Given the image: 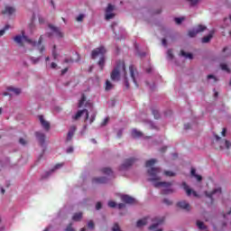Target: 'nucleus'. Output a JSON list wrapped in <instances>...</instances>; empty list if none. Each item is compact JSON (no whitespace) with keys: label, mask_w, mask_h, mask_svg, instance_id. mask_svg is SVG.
<instances>
[{"label":"nucleus","mask_w":231,"mask_h":231,"mask_svg":"<svg viewBox=\"0 0 231 231\" xmlns=\"http://www.w3.org/2000/svg\"><path fill=\"white\" fill-rule=\"evenodd\" d=\"M158 161L156 159L148 160L145 163V167L148 172V176L150 177L149 180L152 181L153 187L156 189H162V194H172L174 189H172V184L171 182H159L162 180V169L154 168V164H156Z\"/></svg>","instance_id":"f257e3e1"},{"label":"nucleus","mask_w":231,"mask_h":231,"mask_svg":"<svg viewBox=\"0 0 231 231\" xmlns=\"http://www.w3.org/2000/svg\"><path fill=\"white\" fill-rule=\"evenodd\" d=\"M120 78L125 79V86L129 89V80H127V73L125 72V63L118 61L111 73V79L115 82L120 80Z\"/></svg>","instance_id":"f03ea898"},{"label":"nucleus","mask_w":231,"mask_h":231,"mask_svg":"<svg viewBox=\"0 0 231 231\" xmlns=\"http://www.w3.org/2000/svg\"><path fill=\"white\" fill-rule=\"evenodd\" d=\"M14 42H16L17 44H19V46H23V44H24V42H26L27 44H30L31 46H33V48H37L40 51V53H42V51H44L46 50V48H44V45H42V36L40 37L38 42H33L32 40H30L28 37H26V35H24V32H23V34H19L16 35L14 38Z\"/></svg>","instance_id":"7ed1b4c3"},{"label":"nucleus","mask_w":231,"mask_h":231,"mask_svg":"<svg viewBox=\"0 0 231 231\" xmlns=\"http://www.w3.org/2000/svg\"><path fill=\"white\" fill-rule=\"evenodd\" d=\"M149 221H152V226L149 227L150 230H156V228H158L160 225H163V221H165V218L163 217H154L152 219L151 217L143 218L137 221L136 226L138 228H142V226H144V225H147Z\"/></svg>","instance_id":"20e7f679"},{"label":"nucleus","mask_w":231,"mask_h":231,"mask_svg":"<svg viewBox=\"0 0 231 231\" xmlns=\"http://www.w3.org/2000/svg\"><path fill=\"white\" fill-rule=\"evenodd\" d=\"M107 51L106 50V47L100 46L94 51H92L91 57L92 59H98L99 57V61H98V66L100 69H104V66H106V52Z\"/></svg>","instance_id":"39448f33"},{"label":"nucleus","mask_w":231,"mask_h":231,"mask_svg":"<svg viewBox=\"0 0 231 231\" xmlns=\"http://www.w3.org/2000/svg\"><path fill=\"white\" fill-rule=\"evenodd\" d=\"M206 196L207 198H209L211 201H213L214 199H219V198H221L222 196L221 187L215 188L210 193L206 191Z\"/></svg>","instance_id":"423d86ee"},{"label":"nucleus","mask_w":231,"mask_h":231,"mask_svg":"<svg viewBox=\"0 0 231 231\" xmlns=\"http://www.w3.org/2000/svg\"><path fill=\"white\" fill-rule=\"evenodd\" d=\"M129 71H130V77H131L134 84L135 85L136 88H138V81L140 80V74L138 73V71L136 70L134 66H133V65H131L129 67Z\"/></svg>","instance_id":"0eeeda50"},{"label":"nucleus","mask_w":231,"mask_h":231,"mask_svg":"<svg viewBox=\"0 0 231 231\" xmlns=\"http://www.w3.org/2000/svg\"><path fill=\"white\" fill-rule=\"evenodd\" d=\"M115 17V5L108 4L105 10L106 21H111Z\"/></svg>","instance_id":"6e6552de"},{"label":"nucleus","mask_w":231,"mask_h":231,"mask_svg":"<svg viewBox=\"0 0 231 231\" xmlns=\"http://www.w3.org/2000/svg\"><path fill=\"white\" fill-rule=\"evenodd\" d=\"M82 115H85V120H89V113L88 112V109L79 110L76 115L72 116V120H79Z\"/></svg>","instance_id":"1a4fd4ad"},{"label":"nucleus","mask_w":231,"mask_h":231,"mask_svg":"<svg viewBox=\"0 0 231 231\" xmlns=\"http://www.w3.org/2000/svg\"><path fill=\"white\" fill-rule=\"evenodd\" d=\"M205 30H207V26L199 25L195 29L189 32V37H196V35H198V33H200V32H205Z\"/></svg>","instance_id":"9d476101"},{"label":"nucleus","mask_w":231,"mask_h":231,"mask_svg":"<svg viewBox=\"0 0 231 231\" xmlns=\"http://www.w3.org/2000/svg\"><path fill=\"white\" fill-rule=\"evenodd\" d=\"M182 188L186 191L187 196H194V198H198V193L195 190H191L186 182L182 183Z\"/></svg>","instance_id":"9b49d317"},{"label":"nucleus","mask_w":231,"mask_h":231,"mask_svg":"<svg viewBox=\"0 0 231 231\" xmlns=\"http://www.w3.org/2000/svg\"><path fill=\"white\" fill-rule=\"evenodd\" d=\"M7 91H9V93H12V95H21V93H23V90L21 89V88H17L14 86H9L6 88Z\"/></svg>","instance_id":"f8f14e48"},{"label":"nucleus","mask_w":231,"mask_h":231,"mask_svg":"<svg viewBox=\"0 0 231 231\" xmlns=\"http://www.w3.org/2000/svg\"><path fill=\"white\" fill-rule=\"evenodd\" d=\"M35 136L40 143V145H42V147H44V140H46V135L42 134V132H36Z\"/></svg>","instance_id":"ddd939ff"},{"label":"nucleus","mask_w":231,"mask_h":231,"mask_svg":"<svg viewBox=\"0 0 231 231\" xmlns=\"http://www.w3.org/2000/svg\"><path fill=\"white\" fill-rule=\"evenodd\" d=\"M134 162H136V159L134 158H130L125 160V162L122 164L121 169L122 170L129 169V167H131V165H133Z\"/></svg>","instance_id":"4468645a"},{"label":"nucleus","mask_w":231,"mask_h":231,"mask_svg":"<svg viewBox=\"0 0 231 231\" xmlns=\"http://www.w3.org/2000/svg\"><path fill=\"white\" fill-rule=\"evenodd\" d=\"M39 120L42 127H43L45 131H50V122L46 121V119H44V116H39Z\"/></svg>","instance_id":"2eb2a0df"},{"label":"nucleus","mask_w":231,"mask_h":231,"mask_svg":"<svg viewBox=\"0 0 231 231\" xmlns=\"http://www.w3.org/2000/svg\"><path fill=\"white\" fill-rule=\"evenodd\" d=\"M50 30L52 32V35H55V37L60 38L62 37V32H60V28H57L53 25H49Z\"/></svg>","instance_id":"dca6fc26"},{"label":"nucleus","mask_w":231,"mask_h":231,"mask_svg":"<svg viewBox=\"0 0 231 231\" xmlns=\"http://www.w3.org/2000/svg\"><path fill=\"white\" fill-rule=\"evenodd\" d=\"M14 12H15L14 7H12L10 5H6L5 7V10L2 11V14H4V15H14Z\"/></svg>","instance_id":"f3484780"},{"label":"nucleus","mask_w":231,"mask_h":231,"mask_svg":"<svg viewBox=\"0 0 231 231\" xmlns=\"http://www.w3.org/2000/svg\"><path fill=\"white\" fill-rule=\"evenodd\" d=\"M122 201H124V203H127L128 205H133V203H134V199L130 197L129 195H123L121 197Z\"/></svg>","instance_id":"a211bd4d"},{"label":"nucleus","mask_w":231,"mask_h":231,"mask_svg":"<svg viewBox=\"0 0 231 231\" xmlns=\"http://www.w3.org/2000/svg\"><path fill=\"white\" fill-rule=\"evenodd\" d=\"M106 182H107V178L106 177H99L92 180V183L94 185H100V183H106Z\"/></svg>","instance_id":"6ab92c4d"},{"label":"nucleus","mask_w":231,"mask_h":231,"mask_svg":"<svg viewBox=\"0 0 231 231\" xmlns=\"http://www.w3.org/2000/svg\"><path fill=\"white\" fill-rule=\"evenodd\" d=\"M75 131H77V127L71 126L67 135V142H71L73 136L75 135Z\"/></svg>","instance_id":"aec40b11"},{"label":"nucleus","mask_w":231,"mask_h":231,"mask_svg":"<svg viewBox=\"0 0 231 231\" xmlns=\"http://www.w3.org/2000/svg\"><path fill=\"white\" fill-rule=\"evenodd\" d=\"M178 207H180V208H183V210H190V205H189L185 200L180 201L178 203Z\"/></svg>","instance_id":"412c9836"},{"label":"nucleus","mask_w":231,"mask_h":231,"mask_svg":"<svg viewBox=\"0 0 231 231\" xmlns=\"http://www.w3.org/2000/svg\"><path fill=\"white\" fill-rule=\"evenodd\" d=\"M102 172L106 176H108V178H115V174L113 173V170H111V168H103Z\"/></svg>","instance_id":"4be33fe9"},{"label":"nucleus","mask_w":231,"mask_h":231,"mask_svg":"<svg viewBox=\"0 0 231 231\" xmlns=\"http://www.w3.org/2000/svg\"><path fill=\"white\" fill-rule=\"evenodd\" d=\"M62 165H64L63 163H58L54 166V168L52 170H51L50 171H47L44 176V178H48V176H50V174H51V172H55V171L60 169L62 167Z\"/></svg>","instance_id":"5701e85b"},{"label":"nucleus","mask_w":231,"mask_h":231,"mask_svg":"<svg viewBox=\"0 0 231 231\" xmlns=\"http://www.w3.org/2000/svg\"><path fill=\"white\" fill-rule=\"evenodd\" d=\"M214 35V31H211L208 35L205 36L204 38H202V42L204 44H207V42H210V40L212 39Z\"/></svg>","instance_id":"b1692460"},{"label":"nucleus","mask_w":231,"mask_h":231,"mask_svg":"<svg viewBox=\"0 0 231 231\" xmlns=\"http://www.w3.org/2000/svg\"><path fill=\"white\" fill-rule=\"evenodd\" d=\"M191 176L197 180V181H201L202 177L201 175L196 174V169H191Z\"/></svg>","instance_id":"393cba45"},{"label":"nucleus","mask_w":231,"mask_h":231,"mask_svg":"<svg viewBox=\"0 0 231 231\" xmlns=\"http://www.w3.org/2000/svg\"><path fill=\"white\" fill-rule=\"evenodd\" d=\"M132 136L134 138H140V136H142V132H140L136 129H134V130H132Z\"/></svg>","instance_id":"a878e982"},{"label":"nucleus","mask_w":231,"mask_h":231,"mask_svg":"<svg viewBox=\"0 0 231 231\" xmlns=\"http://www.w3.org/2000/svg\"><path fill=\"white\" fill-rule=\"evenodd\" d=\"M73 221H80V219H82V213L79 212L74 214V216L72 217Z\"/></svg>","instance_id":"bb28decb"},{"label":"nucleus","mask_w":231,"mask_h":231,"mask_svg":"<svg viewBox=\"0 0 231 231\" xmlns=\"http://www.w3.org/2000/svg\"><path fill=\"white\" fill-rule=\"evenodd\" d=\"M163 174L167 177V178H172L174 176H176V173L171 171H164Z\"/></svg>","instance_id":"cd10ccee"},{"label":"nucleus","mask_w":231,"mask_h":231,"mask_svg":"<svg viewBox=\"0 0 231 231\" xmlns=\"http://www.w3.org/2000/svg\"><path fill=\"white\" fill-rule=\"evenodd\" d=\"M8 30H10V25L7 24L2 30H0V37H3V35L8 32Z\"/></svg>","instance_id":"c85d7f7f"},{"label":"nucleus","mask_w":231,"mask_h":231,"mask_svg":"<svg viewBox=\"0 0 231 231\" xmlns=\"http://www.w3.org/2000/svg\"><path fill=\"white\" fill-rule=\"evenodd\" d=\"M105 89H106V91H111V89H113V85L111 84V81H109V80L106 81Z\"/></svg>","instance_id":"c756f323"},{"label":"nucleus","mask_w":231,"mask_h":231,"mask_svg":"<svg viewBox=\"0 0 231 231\" xmlns=\"http://www.w3.org/2000/svg\"><path fill=\"white\" fill-rule=\"evenodd\" d=\"M197 226H198V228H199V230H205L207 228L205 224L199 220L197 221Z\"/></svg>","instance_id":"7c9ffc66"},{"label":"nucleus","mask_w":231,"mask_h":231,"mask_svg":"<svg viewBox=\"0 0 231 231\" xmlns=\"http://www.w3.org/2000/svg\"><path fill=\"white\" fill-rule=\"evenodd\" d=\"M56 46H53V50H52V57L54 59V60H57L59 59V54H57V50H56Z\"/></svg>","instance_id":"2f4dec72"},{"label":"nucleus","mask_w":231,"mask_h":231,"mask_svg":"<svg viewBox=\"0 0 231 231\" xmlns=\"http://www.w3.org/2000/svg\"><path fill=\"white\" fill-rule=\"evenodd\" d=\"M152 113L155 120H158V118H160V112L158 110L152 109Z\"/></svg>","instance_id":"473e14b6"},{"label":"nucleus","mask_w":231,"mask_h":231,"mask_svg":"<svg viewBox=\"0 0 231 231\" xmlns=\"http://www.w3.org/2000/svg\"><path fill=\"white\" fill-rule=\"evenodd\" d=\"M180 54H181L182 57H185V59H192V54L191 53H187V52L181 51Z\"/></svg>","instance_id":"72a5a7b5"},{"label":"nucleus","mask_w":231,"mask_h":231,"mask_svg":"<svg viewBox=\"0 0 231 231\" xmlns=\"http://www.w3.org/2000/svg\"><path fill=\"white\" fill-rule=\"evenodd\" d=\"M220 68L221 69H223V71H226L227 73H230V69H228V66H226V64L225 63L220 64Z\"/></svg>","instance_id":"f704fd0d"},{"label":"nucleus","mask_w":231,"mask_h":231,"mask_svg":"<svg viewBox=\"0 0 231 231\" xmlns=\"http://www.w3.org/2000/svg\"><path fill=\"white\" fill-rule=\"evenodd\" d=\"M84 102H86V96L82 95L81 99L79 103V107H82L84 106Z\"/></svg>","instance_id":"c9c22d12"},{"label":"nucleus","mask_w":231,"mask_h":231,"mask_svg":"<svg viewBox=\"0 0 231 231\" xmlns=\"http://www.w3.org/2000/svg\"><path fill=\"white\" fill-rule=\"evenodd\" d=\"M84 17H86V14H81L79 16H77L76 21L78 23H82V21H84Z\"/></svg>","instance_id":"e433bc0d"},{"label":"nucleus","mask_w":231,"mask_h":231,"mask_svg":"<svg viewBox=\"0 0 231 231\" xmlns=\"http://www.w3.org/2000/svg\"><path fill=\"white\" fill-rule=\"evenodd\" d=\"M173 58H174V56L172 55V51L171 50H168V51H167V59L169 60H172Z\"/></svg>","instance_id":"4c0bfd02"},{"label":"nucleus","mask_w":231,"mask_h":231,"mask_svg":"<svg viewBox=\"0 0 231 231\" xmlns=\"http://www.w3.org/2000/svg\"><path fill=\"white\" fill-rule=\"evenodd\" d=\"M183 21H185V17L175 18L176 24H181L183 23Z\"/></svg>","instance_id":"58836bf2"},{"label":"nucleus","mask_w":231,"mask_h":231,"mask_svg":"<svg viewBox=\"0 0 231 231\" xmlns=\"http://www.w3.org/2000/svg\"><path fill=\"white\" fill-rule=\"evenodd\" d=\"M108 207H110V208H115V207H116V202L113 200L108 201Z\"/></svg>","instance_id":"ea45409f"},{"label":"nucleus","mask_w":231,"mask_h":231,"mask_svg":"<svg viewBox=\"0 0 231 231\" xmlns=\"http://www.w3.org/2000/svg\"><path fill=\"white\" fill-rule=\"evenodd\" d=\"M39 60H41V58H31V62L32 64H38Z\"/></svg>","instance_id":"a19ab883"},{"label":"nucleus","mask_w":231,"mask_h":231,"mask_svg":"<svg viewBox=\"0 0 231 231\" xmlns=\"http://www.w3.org/2000/svg\"><path fill=\"white\" fill-rule=\"evenodd\" d=\"M88 228H90L91 230H93V229L95 228V224L93 223V220L88 221Z\"/></svg>","instance_id":"79ce46f5"},{"label":"nucleus","mask_w":231,"mask_h":231,"mask_svg":"<svg viewBox=\"0 0 231 231\" xmlns=\"http://www.w3.org/2000/svg\"><path fill=\"white\" fill-rule=\"evenodd\" d=\"M97 115L95 113H93L91 116H90V118H89V124H92L95 122V118H96Z\"/></svg>","instance_id":"37998d69"},{"label":"nucleus","mask_w":231,"mask_h":231,"mask_svg":"<svg viewBox=\"0 0 231 231\" xmlns=\"http://www.w3.org/2000/svg\"><path fill=\"white\" fill-rule=\"evenodd\" d=\"M163 203H165V205H172V201H171L169 199H164Z\"/></svg>","instance_id":"c03bdc74"},{"label":"nucleus","mask_w":231,"mask_h":231,"mask_svg":"<svg viewBox=\"0 0 231 231\" xmlns=\"http://www.w3.org/2000/svg\"><path fill=\"white\" fill-rule=\"evenodd\" d=\"M66 152H67L68 154H71V152H73V146L69 147V148L66 150Z\"/></svg>","instance_id":"a18cd8bd"},{"label":"nucleus","mask_w":231,"mask_h":231,"mask_svg":"<svg viewBox=\"0 0 231 231\" xmlns=\"http://www.w3.org/2000/svg\"><path fill=\"white\" fill-rule=\"evenodd\" d=\"M189 3H190V5H198V3L199 2V0H188Z\"/></svg>","instance_id":"49530a36"},{"label":"nucleus","mask_w":231,"mask_h":231,"mask_svg":"<svg viewBox=\"0 0 231 231\" xmlns=\"http://www.w3.org/2000/svg\"><path fill=\"white\" fill-rule=\"evenodd\" d=\"M101 208H102V203L97 202V203L96 204V209H97V210H100Z\"/></svg>","instance_id":"de8ad7c7"},{"label":"nucleus","mask_w":231,"mask_h":231,"mask_svg":"<svg viewBox=\"0 0 231 231\" xmlns=\"http://www.w3.org/2000/svg\"><path fill=\"white\" fill-rule=\"evenodd\" d=\"M148 125H150V127H151L152 129L156 128V126L154 125V123H153L152 121H148Z\"/></svg>","instance_id":"09e8293b"},{"label":"nucleus","mask_w":231,"mask_h":231,"mask_svg":"<svg viewBox=\"0 0 231 231\" xmlns=\"http://www.w3.org/2000/svg\"><path fill=\"white\" fill-rule=\"evenodd\" d=\"M107 122H109V118L108 117H106V118H105L104 119V121H103V123L101 124V125H107Z\"/></svg>","instance_id":"8fccbe9b"},{"label":"nucleus","mask_w":231,"mask_h":231,"mask_svg":"<svg viewBox=\"0 0 231 231\" xmlns=\"http://www.w3.org/2000/svg\"><path fill=\"white\" fill-rule=\"evenodd\" d=\"M50 68H51V69H55V68H57V63L51 62Z\"/></svg>","instance_id":"3c124183"},{"label":"nucleus","mask_w":231,"mask_h":231,"mask_svg":"<svg viewBox=\"0 0 231 231\" xmlns=\"http://www.w3.org/2000/svg\"><path fill=\"white\" fill-rule=\"evenodd\" d=\"M208 80H210V79H213L214 82H216L217 79H216V77H214L213 75H208Z\"/></svg>","instance_id":"603ef678"},{"label":"nucleus","mask_w":231,"mask_h":231,"mask_svg":"<svg viewBox=\"0 0 231 231\" xmlns=\"http://www.w3.org/2000/svg\"><path fill=\"white\" fill-rule=\"evenodd\" d=\"M66 231H75V229H73V227H71V224L68 226V227L66 228Z\"/></svg>","instance_id":"864d4df0"},{"label":"nucleus","mask_w":231,"mask_h":231,"mask_svg":"<svg viewBox=\"0 0 231 231\" xmlns=\"http://www.w3.org/2000/svg\"><path fill=\"white\" fill-rule=\"evenodd\" d=\"M125 207V204L120 203L117 205V208H124Z\"/></svg>","instance_id":"5fc2aeb1"},{"label":"nucleus","mask_w":231,"mask_h":231,"mask_svg":"<svg viewBox=\"0 0 231 231\" xmlns=\"http://www.w3.org/2000/svg\"><path fill=\"white\" fill-rule=\"evenodd\" d=\"M225 145L226 149H230V143L228 141H225Z\"/></svg>","instance_id":"6e6d98bb"},{"label":"nucleus","mask_w":231,"mask_h":231,"mask_svg":"<svg viewBox=\"0 0 231 231\" xmlns=\"http://www.w3.org/2000/svg\"><path fill=\"white\" fill-rule=\"evenodd\" d=\"M20 143H21L22 145H26V141H24V139L21 138V139H20Z\"/></svg>","instance_id":"4d7b16f0"},{"label":"nucleus","mask_w":231,"mask_h":231,"mask_svg":"<svg viewBox=\"0 0 231 231\" xmlns=\"http://www.w3.org/2000/svg\"><path fill=\"white\" fill-rule=\"evenodd\" d=\"M115 26H116V23H113V24H112V30H113V32H115L116 35H118V34L116 33V32L115 31Z\"/></svg>","instance_id":"13d9d810"},{"label":"nucleus","mask_w":231,"mask_h":231,"mask_svg":"<svg viewBox=\"0 0 231 231\" xmlns=\"http://www.w3.org/2000/svg\"><path fill=\"white\" fill-rule=\"evenodd\" d=\"M64 62H66L68 64L69 62H73V60H71V59H65Z\"/></svg>","instance_id":"bf43d9fd"},{"label":"nucleus","mask_w":231,"mask_h":231,"mask_svg":"<svg viewBox=\"0 0 231 231\" xmlns=\"http://www.w3.org/2000/svg\"><path fill=\"white\" fill-rule=\"evenodd\" d=\"M225 134H226V128H224L222 130V136H225Z\"/></svg>","instance_id":"052dcab7"},{"label":"nucleus","mask_w":231,"mask_h":231,"mask_svg":"<svg viewBox=\"0 0 231 231\" xmlns=\"http://www.w3.org/2000/svg\"><path fill=\"white\" fill-rule=\"evenodd\" d=\"M162 46H167V40L165 39L162 40Z\"/></svg>","instance_id":"680f3d73"},{"label":"nucleus","mask_w":231,"mask_h":231,"mask_svg":"<svg viewBox=\"0 0 231 231\" xmlns=\"http://www.w3.org/2000/svg\"><path fill=\"white\" fill-rule=\"evenodd\" d=\"M67 72H68V69H64L63 70H61V75H64Z\"/></svg>","instance_id":"e2e57ef3"},{"label":"nucleus","mask_w":231,"mask_h":231,"mask_svg":"<svg viewBox=\"0 0 231 231\" xmlns=\"http://www.w3.org/2000/svg\"><path fill=\"white\" fill-rule=\"evenodd\" d=\"M51 5L52 8H55V4L53 3V0L51 1Z\"/></svg>","instance_id":"0e129e2a"},{"label":"nucleus","mask_w":231,"mask_h":231,"mask_svg":"<svg viewBox=\"0 0 231 231\" xmlns=\"http://www.w3.org/2000/svg\"><path fill=\"white\" fill-rule=\"evenodd\" d=\"M189 127H190L189 125H184V128H185V129H189Z\"/></svg>","instance_id":"69168bd1"},{"label":"nucleus","mask_w":231,"mask_h":231,"mask_svg":"<svg viewBox=\"0 0 231 231\" xmlns=\"http://www.w3.org/2000/svg\"><path fill=\"white\" fill-rule=\"evenodd\" d=\"M50 228H51V226L45 228L43 231H50Z\"/></svg>","instance_id":"338daca9"},{"label":"nucleus","mask_w":231,"mask_h":231,"mask_svg":"<svg viewBox=\"0 0 231 231\" xmlns=\"http://www.w3.org/2000/svg\"><path fill=\"white\" fill-rule=\"evenodd\" d=\"M1 192L2 194H5V189L3 188L1 189Z\"/></svg>","instance_id":"774afa93"}]
</instances>
